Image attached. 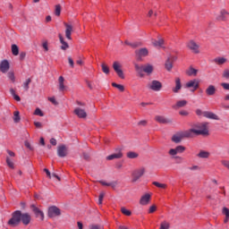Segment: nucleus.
<instances>
[{
	"instance_id": "f257e3e1",
	"label": "nucleus",
	"mask_w": 229,
	"mask_h": 229,
	"mask_svg": "<svg viewBox=\"0 0 229 229\" xmlns=\"http://www.w3.org/2000/svg\"><path fill=\"white\" fill-rule=\"evenodd\" d=\"M21 223H22L24 226H28V225L31 223V215L30 213H23L21 210H15L12 213V217L7 222V225L15 228V226H19Z\"/></svg>"
},
{
	"instance_id": "f03ea898",
	"label": "nucleus",
	"mask_w": 229,
	"mask_h": 229,
	"mask_svg": "<svg viewBox=\"0 0 229 229\" xmlns=\"http://www.w3.org/2000/svg\"><path fill=\"white\" fill-rule=\"evenodd\" d=\"M184 135L191 138L195 135H208V123H194Z\"/></svg>"
},
{
	"instance_id": "7ed1b4c3",
	"label": "nucleus",
	"mask_w": 229,
	"mask_h": 229,
	"mask_svg": "<svg viewBox=\"0 0 229 229\" xmlns=\"http://www.w3.org/2000/svg\"><path fill=\"white\" fill-rule=\"evenodd\" d=\"M135 71L140 75V76H144V74H142L143 72H146V74H151L154 71L153 65L152 64H144V65H139V64H135Z\"/></svg>"
},
{
	"instance_id": "20e7f679",
	"label": "nucleus",
	"mask_w": 229,
	"mask_h": 229,
	"mask_svg": "<svg viewBox=\"0 0 229 229\" xmlns=\"http://www.w3.org/2000/svg\"><path fill=\"white\" fill-rule=\"evenodd\" d=\"M148 89L153 90L154 92H160L162 90V82L159 81L154 80L148 84Z\"/></svg>"
},
{
	"instance_id": "39448f33",
	"label": "nucleus",
	"mask_w": 229,
	"mask_h": 229,
	"mask_svg": "<svg viewBox=\"0 0 229 229\" xmlns=\"http://www.w3.org/2000/svg\"><path fill=\"white\" fill-rule=\"evenodd\" d=\"M113 69L114 72H116L117 76L121 78V80H124V72H123V65H121V63L114 61L113 63Z\"/></svg>"
},
{
	"instance_id": "423d86ee",
	"label": "nucleus",
	"mask_w": 229,
	"mask_h": 229,
	"mask_svg": "<svg viewBox=\"0 0 229 229\" xmlns=\"http://www.w3.org/2000/svg\"><path fill=\"white\" fill-rule=\"evenodd\" d=\"M188 49H190V51H191V53H194L195 55H199V45H198V43H196V41L194 40H190L187 44H186Z\"/></svg>"
},
{
	"instance_id": "0eeeda50",
	"label": "nucleus",
	"mask_w": 229,
	"mask_h": 229,
	"mask_svg": "<svg viewBox=\"0 0 229 229\" xmlns=\"http://www.w3.org/2000/svg\"><path fill=\"white\" fill-rule=\"evenodd\" d=\"M185 133H187V131H182L178 134H174L172 137L173 142H175V144H180V142H182V139H191V136H185Z\"/></svg>"
},
{
	"instance_id": "6e6552de",
	"label": "nucleus",
	"mask_w": 229,
	"mask_h": 229,
	"mask_svg": "<svg viewBox=\"0 0 229 229\" xmlns=\"http://www.w3.org/2000/svg\"><path fill=\"white\" fill-rule=\"evenodd\" d=\"M145 173H146V169L144 167H141L132 172V182H135L140 178H142Z\"/></svg>"
},
{
	"instance_id": "1a4fd4ad",
	"label": "nucleus",
	"mask_w": 229,
	"mask_h": 229,
	"mask_svg": "<svg viewBox=\"0 0 229 229\" xmlns=\"http://www.w3.org/2000/svg\"><path fill=\"white\" fill-rule=\"evenodd\" d=\"M185 87L186 89H192L191 92H196L199 89V81L196 79L191 80L186 83Z\"/></svg>"
},
{
	"instance_id": "9d476101",
	"label": "nucleus",
	"mask_w": 229,
	"mask_h": 229,
	"mask_svg": "<svg viewBox=\"0 0 229 229\" xmlns=\"http://www.w3.org/2000/svg\"><path fill=\"white\" fill-rule=\"evenodd\" d=\"M135 55L138 60H142V58H146V56L149 55V51L148 50V48L143 47V48L135 50Z\"/></svg>"
},
{
	"instance_id": "9b49d317",
	"label": "nucleus",
	"mask_w": 229,
	"mask_h": 229,
	"mask_svg": "<svg viewBox=\"0 0 229 229\" xmlns=\"http://www.w3.org/2000/svg\"><path fill=\"white\" fill-rule=\"evenodd\" d=\"M73 114L79 117V119H87V111L81 107H76Z\"/></svg>"
},
{
	"instance_id": "f8f14e48",
	"label": "nucleus",
	"mask_w": 229,
	"mask_h": 229,
	"mask_svg": "<svg viewBox=\"0 0 229 229\" xmlns=\"http://www.w3.org/2000/svg\"><path fill=\"white\" fill-rule=\"evenodd\" d=\"M183 151H185V147L179 145L175 148H171L168 151V155H170L171 157H176V155H178L179 153H183Z\"/></svg>"
},
{
	"instance_id": "ddd939ff",
	"label": "nucleus",
	"mask_w": 229,
	"mask_h": 229,
	"mask_svg": "<svg viewBox=\"0 0 229 229\" xmlns=\"http://www.w3.org/2000/svg\"><path fill=\"white\" fill-rule=\"evenodd\" d=\"M60 214V208H56V206H52L48 208V217H56Z\"/></svg>"
},
{
	"instance_id": "4468645a",
	"label": "nucleus",
	"mask_w": 229,
	"mask_h": 229,
	"mask_svg": "<svg viewBox=\"0 0 229 229\" xmlns=\"http://www.w3.org/2000/svg\"><path fill=\"white\" fill-rule=\"evenodd\" d=\"M0 71L4 74H5V72H8V71H10V63L8 62V60H3L1 62V64H0Z\"/></svg>"
},
{
	"instance_id": "2eb2a0df",
	"label": "nucleus",
	"mask_w": 229,
	"mask_h": 229,
	"mask_svg": "<svg viewBox=\"0 0 229 229\" xmlns=\"http://www.w3.org/2000/svg\"><path fill=\"white\" fill-rule=\"evenodd\" d=\"M150 201H151V194L146 193L143 196H141L140 199V205H142V206L148 205Z\"/></svg>"
},
{
	"instance_id": "dca6fc26",
	"label": "nucleus",
	"mask_w": 229,
	"mask_h": 229,
	"mask_svg": "<svg viewBox=\"0 0 229 229\" xmlns=\"http://www.w3.org/2000/svg\"><path fill=\"white\" fill-rule=\"evenodd\" d=\"M32 212L35 214L36 217H39L41 221H44V212H42L35 205L31 206Z\"/></svg>"
},
{
	"instance_id": "f3484780",
	"label": "nucleus",
	"mask_w": 229,
	"mask_h": 229,
	"mask_svg": "<svg viewBox=\"0 0 229 229\" xmlns=\"http://www.w3.org/2000/svg\"><path fill=\"white\" fill-rule=\"evenodd\" d=\"M57 155L61 158H64V157H67V147H65V145L59 146L57 148Z\"/></svg>"
},
{
	"instance_id": "a211bd4d",
	"label": "nucleus",
	"mask_w": 229,
	"mask_h": 229,
	"mask_svg": "<svg viewBox=\"0 0 229 229\" xmlns=\"http://www.w3.org/2000/svg\"><path fill=\"white\" fill-rule=\"evenodd\" d=\"M118 158H123V152L121 151V149H118L116 153L111 154L106 157V160H115Z\"/></svg>"
},
{
	"instance_id": "6ab92c4d",
	"label": "nucleus",
	"mask_w": 229,
	"mask_h": 229,
	"mask_svg": "<svg viewBox=\"0 0 229 229\" xmlns=\"http://www.w3.org/2000/svg\"><path fill=\"white\" fill-rule=\"evenodd\" d=\"M64 26L66 28V30H65L66 38H68V40H72V38L71 37V35L72 33V25L68 24V23H64Z\"/></svg>"
},
{
	"instance_id": "aec40b11",
	"label": "nucleus",
	"mask_w": 229,
	"mask_h": 229,
	"mask_svg": "<svg viewBox=\"0 0 229 229\" xmlns=\"http://www.w3.org/2000/svg\"><path fill=\"white\" fill-rule=\"evenodd\" d=\"M203 116L207 117V119H214L215 121H219V117L217 116V114L212 112L206 111L203 113Z\"/></svg>"
},
{
	"instance_id": "412c9836",
	"label": "nucleus",
	"mask_w": 229,
	"mask_h": 229,
	"mask_svg": "<svg viewBox=\"0 0 229 229\" xmlns=\"http://www.w3.org/2000/svg\"><path fill=\"white\" fill-rule=\"evenodd\" d=\"M187 106V100H179L175 105L172 106L174 110H178V108H183V106Z\"/></svg>"
},
{
	"instance_id": "4be33fe9",
	"label": "nucleus",
	"mask_w": 229,
	"mask_h": 229,
	"mask_svg": "<svg viewBox=\"0 0 229 229\" xmlns=\"http://www.w3.org/2000/svg\"><path fill=\"white\" fill-rule=\"evenodd\" d=\"M181 89H182V81L180 80V78H176L175 87L173 89V92H174V94H178V92H180Z\"/></svg>"
},
{
	"instance_id": "5701e85b",
	"label": "nucleus",
	"mask_w": 229,
	"mask_h": 229,
	"mask_svg": "<svg viewBox=\"0 0 229 229\" xmlns=\"http://www.w3.org/2000/svg\"><path fill=\"white\" fill-rule=\"evenodd\" d=\"M216 90H217V89H216V86H214V85H209V86L206 89V94H207V96H215Z\"/></svg>"
},
{
	"instance_id": "b1692460",
	"label": "nucleus",
	"mask_w": 229,
	"mask_h": 229,
	"mask_svg": "<svg viewBox=\"0 0 229 229\" xmlns=\"http://www.w3.org/2000/svg\"><path fill=\"white\" fill-rule=\"evenodd\" d=\"M155 120L157 121V123H159L160 124H167L171 123V120L166 119L165 117L160 115H157L155 117Z\"/></svg>"
},
{
	"instance_id": "393cba45",
	"label": "nucleus",
	"mask_w": 229,
	"mask_h": 229,
	"mask_svg": "<svg viewBox=\"0 0 229 229\" xmlns=\"http://www.w3.org/2000/svg\"><path fill=\"white\" fill-rule=\"evenodd\" d=\"M58 84L60 92H64V90H65V79L64 76L58 78Z\"/></svg>"
},
{
	"instance_id": "a878e982",
	"label": "nucleus",
	"mask_w": 229,
	"mask_h": 229,
	"mask_svg": "<svg viewBox=\"0 0 229 229\" xmlns=\"http://www.w3.org/2000/svg\"><path fill=\"white\" fill-rule=\"evenodd\" d=\"M58 37H59V40H60V42L62 44L61 49L63 51H65L66 49H69V44L67 42H65V40L64 39V37L62 36V34H59Z\"/></svg>"
},
{
	"instance_id": "bb28decb",
	"label": "nucleus",
	"mask_w": 229,
	"mask_h": 229,
	"mask_svg": "<svg viewBox=\"0 0 229 229\" xmlns=\"http://www.w3.org/2000/svg\"><path fill=\"white\" fill-rule=\"evenodd\" d=\"M99 183L105 187H112V189H115V187H117V182H106L105 181H99Z\"/></svg>"
},
{
	"instance_id": "cd10ccee",
	"label": "nucleus",
	"mask_w": 229,
	"mask_h": 229,
	"mask_svg": "<svg viewBox=\"0 0 229 229\" xmlns=\"http://www.w3.org/2000/svg\"><path fill=\"white\" fill-rule=\"evenodd\" d=\"M173 60H174V58H171L169 57L165 64V67L166 69V71H171L173 69Z\"/></svg>"
},
{
	"instance_id": "c85d7f7f",
	"label": "nucleus",
	"mask_w": 229,
	"mask_h": 229,
	"mask_svg": "<svg viewBox=\"0 0 229 229\" xmlns=\"http://www.w3.org/2000/svg\"><path fill=\"white\" fill-rule=\"evenodd\" d=\"M227 60L225 57H216L214 59V63L216 64V65H223L226 64Z\"/></svg>"
},
{
	"instance_id": "c756f323",
	"label": "nucleus",
	"mask_w": 229,
	"mask_h": 229,
	"mask_svg": "<svg viewBox=\"0 0 229 229\" xmlns=\"http://www.w3.org/2000/svg\"><path fill=\"white\" fill-rule=\"evenodd\" d=\"M197 157L199 158H208V157H210V152L208 151H205V150H201Z\"/></svg>"
},
{
	"instance_id": "7c9ffc66",
	"label": "nucleus",
	"mask_w": 229,
	"mask_h": 229,
	"mask_svg": "<svg viewBox=\"0 0 229 229\" xmlns=\"http://www.w3.org/2000/svg\"><path fill=\"white\" fill-rule=\"evenodd\" d=\"M152 45L155 47H163V46H164V39L159 38L158 40H152Z\"/></svg>"
},
{
	"instance_id": "2f4dec72",
	"label": "nucleus",
	"mask_w": 229,
	"mask_h": 229,
	"mask_svg": "<svg viewBox=\"0 0 229 229\" xmlns=\"http://www.w3.org/2000/svg\"><path fill=\"white\" fill-rule=\"evenodd\" d=\"M13 119V123H21V113L19 111H14Z\"/></svg>"
},
{
	"instance_id": "473e14b6",
	"label": "nucleus",
	"mask_w": 229,
	"mask_h": 229,
	"mask_svg": "<svg viewBox=\"0 0 229 229\" xmlns=\"http://www.w3.org/2000/svg\"><path fill=\"white\" fill-rule=\"evenodd\" d=\"M12 49V54L13 56H18L19 55V47L15 44L12 45L11 47Z\"/></svg>"
},
{
	"instance_id": "72a5a7b5",
	"label": "nucleus",
	"mask_w": 229,
	"mask_h": 229,
	"mask_svg": "<svg viewBox=\"0 0 229 229\" xmlns=\"http://www.w3.org/2000/svg\"><path fill=\"white\" fill-rule=\"evenodd\" d=\"M126 156H127V158H131V159L139 158V153L133 152V151L127 152Z\"/></svg>"
},
{
	"instance_id": "f704fd0d",
	"label": "nucleus",
	"mask_w": 229,
	"mask_h": 229,
	"mask_svg": "<svg viewBox=\"0 0 229 229\" xmlns=\"http://www.w3.org/2000/svg\"><path fill=\"white\" fill-rule=\"evenodd\" d=\"M30 83H31V79L30 78L27 79L23 82L22 87H23L24 90H26V91L30 90Z\"/></svg>"
},
{
	"instance_id": "c9c22d12",
	"label": "nucleus",
	"mask_w": 229,
	"mask_h": 229,
	"mask_svg": "<svg viewBox=\"0 0 229 229\" xmlns=\"http://www.w3.org/2000/svg\"><path fill=\"white\" fill-rule=\"evenodd\" d=\"M101 67L104 74H110V68L108 67V65H106V64L102 63Z\"/></svg>"
},
{
	"instance_id": "e433bc0d",
	"label": "nucleus",
	"mask_w": 229,
	"mask_h": 229,
	"mask_svg": "<svg viewBox=\"0 0 229 229\" xmlns=\"http://www.w3.org/2000/svg\"><path fill=\"white\" fill-rule=\"evenodd\" d=\"M226 15H228V13L225 10H222L220 12V16H218V21H225L226 19Z\"/></svg>"
},
{
	"instance_id": "4c0bfd02",
	"label": "nucleus",
	"mask_w": 229,
	"mask_h": 229,
	"mask_svg": "<svg viewBox=\"0 0 229 229\" xmlns=\"http://www.w3.org/2000/svg\"><path fill=\"white\" fill-rule=\"evenodd\" d=\"M188 76H197L198 74V70L194 68H190L189 71L187 72Z\"/></svg>"
},
{
	"instance_id": "58836bf2",
	"label": "nucleus",
	"mask_w": 229,
	"mask_h": 229,
	"mask_svg": "<svg viewBox=\"0 0 229 229\" xmlns=\"http://www.w3.org/2000/svg\"><path fill=\"white\" fill-rule=\"evenodd\" d=\"M112 87H114L115 89H118V90H120V92H124V86H123L121 84H117L115 82H113Z\"/></svg>"
},
{
	"instance_id": "ea45409f",
	"label": "nucleus",
	"mask_w": 229,
	"mask_h": 229,
	"mask_svg": "<svg viewBox=\"0 0 229 229\" xmlns=\"http://www.w3.org/2000/svg\"><path fill=\"white\" fill-rule=\"evenodd\" d=\"M7 77L9 80H11V81H13V83H15V73L13 72H9L7 73Z\"/></svg>"
},
{
	"instance_id": "a19ab883",
	"label": "nucleus",
	"mask_w": 229,
	"mask_h": 229,
	"mask_svg": "<svg viewBox=\"0 0 229 229\" xmlns=\"http://www.w3.org/2000/svg\"><path fill=\"white\" fill-rule=\"evenodd\" d=\"M34 115H38L39 117H44V112L38 107L34 111Z\"/></svg>"
},
{
	"instance_id": "79ce46f5",
	"label": "nucleus",
	"mask_w": 229,
	"mask_h": 229,
	"mask_svg": "<svg viewBox=\"0 0 229 229\" xmlns=\"http://www.w3.org/2000/svg\"><path fill=\"white\" fill-rule=\"evenodd\" d=\"M153 185H155L156 187H157L158 189H165L167 187L166 184L164 183H160L158 182H154Z\"/></svg>"
},
{
	"instance_id": "37998d69",
	"label": "nucleus",
	"mask_w": 229,
	"mask_h": 229,
	"mask_svg": "<svg viewBox=\"0 0 229 229\" xmlns=\"http://www.w3.org/2000/svg\"><path fill=\"white\" fill-rule=\"evenodd\" d=\"M62 13V7L60 6V4L55 5V14L57 17H60V13Z\"/></svg>"
},
{
	"instance_id": "c03bdc74",
	"label": "nucleus",
	"mask_w": 229,
	"mask_h": 229,
	"mask_svg": "<svg viewBox=\"0 0 229 229\" xmlns=\"http://www.w3.org/2000/svg\"><path fill=\"white\" fill-rule=\"evenodd\" d=\"M6 164L8 167H10L11 169H13L14 167L13 161H12V159L8 157H6Z\"/></svg>"
},
{
	"instance_id": "a18cd8bd",
	"label": "nucleus",
	"mask_w": 229,
	"mask_h": 229,
	"mask_svg": "<svg viewBox=\"0 0 229 229\" xmlns=\"http://www.w3.org/2000/svg\"><path fill=\"white\" fill-rule=\"evenodd\" d=\"M121 212L123 216H131V211L126 209V208H122Z\"/></svg>"
},
{
	"instance_id": "49530a36",
	"label": "nucleus",
	"mask_w": 229,
	"mask_h": 229,
	"mask_svg": "<svg viewBox=\"0 0 229 229\" xmlns=\"http://www.w3.org/2000/svg\"><path fill=\"white\" fill-rule=\"evenodd\" d=\"M222 77L225 78V80H229V70L228 69L224 70Z\"/></svg>"
},
{
	"instance_id": "de8ad7c7",
	"label": "nucleus",
	"mask_w": 229,
	"mask_h": 229,
	"mask_svg": "<svg viewBox=\"0 0 229 229\" xmlns=\"http://www.w3.org/2000/svg\"><path fill=\"white\" fill-rule=\"evenodd\" d=\"M89 229H105L103 225H90Z\"/></svg>"
},
{
	"instance_id": "09e8293b",
	"label": "nucleus",
	"mask_w": 229,
	"mask_h": 229,
	"mask_svg": "<svg viewBox=\"0 0 229 229\" xmlns=\"http://www.w3.org/2000/svg\"><path fill=\"white\" fill-rule=\"evenodd\" d=\"M159 229H169V223L167 222L161 223Z\"/></svg>"
},
{
	"instance_id": "8fccbe9b",
	"label": "nucleus",
	"mask_w": 229,
	"mask_h": 229,
	"mask_svg": "<svg viewBox=\"0 0 229 229\" xmlns=\"http://www.w3.org/2000/svg\"><path fill=\"white\" fill-rule=\"evenodd\" d=\"M105 198V193H100L98 197V205H103V199Z\"/></svg>"
},
{
	"instance_id": "3c124183",
	"label": "nucleus",
	"mask_w": 229,
	"mask_h": 229,
	"mask_svg": "<svg viewBox=\"0 0 229 229\" xmlns=\"http://www.w3.org/2000/svg\"><path fill=\"white\" fill-rule=\"evenodd\" d=\"M222 214H224V216H225V217H229V209L228 208H224L222 210Z\"/></svg>"
},
{
	"instance_id": "603ef678",
	"label": "nucleus",
	"mask_w": 229,
	"mask_h": 229,
	"mask_svg": "<svg viewBox=\"0 0 229 229\" xmlns=\"http://www.w3.org/2000/svg\"><path fill=\"white\" fill-rule=\"evenodd\" d=\"M221 164H222V165H224V167H226L227 169H229V161L228 160H222Z\"/></svg>"
},
{
	"instance_id": "864d4df0",
	"label": "nucleus",
	"mask_w": 229,
	"mask_h": 229,
	"mask_svg": "<svg viewBox=\"0 0 229 229\" xmlns=\"http://www.w3.org/2000/svg\"><path fill=\"white\" fill-rule=\"evenodd\" d=\"M180 115H182L183 117H187V115H189V112H187L186 110H181L179 112Z\"/></svg>"
},
{
	"instance_id": "5fc2aeb1",
	"label": "nucleus",
	"mask_w": 229,
	"mask_h": 229,
	"mask_svg": "<svg viewBox=\"0 0 229 229\" xmlns=\"http://www.w3.org/2000/svg\"><path fill=\"white\" fill-rule=\"evenodd\" d=\"M157 210V206L153 205L148 209V214H153Z\"/></svg>"
},
{
	"instance_id": "6e6d98bb",
	"label": "nucleus",
	"mask_w": 229,
	"mask_h": 229,
	"mask_svg": "<svg viewBox=\"0 0 229 229\" xmlns=\"http://www.w3.org/2000/svg\"><path fill=\"white\" fill-rule=\"evenodd\" d=\"M48 100L51 101L53 105H58V102L56 101V98H55V97L48 98Z\"/></svg>"
},
{
	"instance_id": "4d7b16f0",
	"label": "nucleus",
	"mask_w": 229,
	"mask_h": 229,
	"mask_svg": "<svg viewBox=\"0 0 229 229\" xmlns=\"http://www.w3.org/2000/svg\"><path fill=\"white\" fill-rule=\"evenodd\" d=\"M68 63L72 68H74V61L72 60V57H68Z\"/></svg>"
},
{
	"instance_id": "13d9d810",
	"label": "nucleus",
	"mask_w": 229,
	"mask_h": 229,
	"mask_svg": "<svg viewBox=\"0 0 229 229\" xmlns=\"http://www.w3.org/2000/svg\"><path fill=\"white\" fill-rule=\"evenodd\" d=\"M221 87H223V89H225V90H229V83L223 82L221 84Z\"/></svg>"
},
{
	"instance_id": "bf43d9fd",
	"label": "nucleus",
	"mask_w": 229,
	"mask_h": 229,
	"mask_svg": "<svg viewBox=\"0 0 229 229\" xmlns=\"http://www.w3.org/2000/svg\"><path fill=\"white\" fill-rule=\"evenodd\" d=\"M42 47H43V49H45V51H49V47L47 45V41H45L43 44H42Z\"/></svg>"
},
{
	"instance_id": "052dcab7",
	"label": "nucleus",
	"mask_w": 229,
	"mask_h": 229,
	"mask_svg": "<svg viewBox=\"0 0 229 229\" xmlns=\"http://www.w3.org/2000/svg\"><path fill=\"white\" fill-rule=\"evenodd\" d=\"M25 147L28 148V149L33 150V147H31V144L29 141H25Z\"/></svg>"
},
{
	"instance_id": "680f3d73",
	"label": "nucleus",
	"mask_w": 229,
	"mask_h": 229,
	"mask_svg": "<svg viewBox=\"0 0 229 229\" xmlns=\"http://www.w3.org/2000/svg\"><path fill=\"white\" fill-rule=\"evenodd\" d=\"M34 126H36V128H42V123L40 122H34Z\"/></svg>"
},
{
	"instance_id": "e2e57ef3",
	"label": "nucleus",
	"mask_w": 229,
	"mask_h": 229,
	"mask_svg": "<svg viewBox=\"0 0 229 229\" xmlns=\"http://www.w3.org/2000/svg\"><path fill=\"white\" fill-rule=\"evenodd\" d=\"M139 46H140V43H131L130 45L131 47H133L135 49V47H139Z\"/></svg>"
},
{
	"instance_id": "0e129e2a",
	"label": "nucleus",
	"mask_w": 229,
	"mask_h": 229,
	"mask_svg": "<svg viewBox=\"0 0 229 229\" xmlns=\"http://www.w3.org/2000/svg\"><path fill=\"white\" fill-rule=\"evenodd\" d=\"M26 58V54L24 52H21L20 54V60H24Z\"/></svg>"
},
{
	"instance_id": "69168bd1",
	"label": "nucleus",
	"mask_w": 229,
	"mask_h": 229,
	"mask_svg": "<svg viewBox=\"0 0 229 229\" xmlns=\"http://www.w3.org/2000/svg\"><path fill=\"white\" fill-rule=\"evenodd\" d=\"M50 144H52V146H56V139L52 138V139L50 140Z\"/></svg>"
},
{
	"instance_id": "338daca9",
	"label": "nucleus",
	"mask_w": 229,
	"mask_h": 229,
	"mask_svg": "<svg viewBox=\"0 0 229 229\" xmlns=\"http://www.w3.org/2000/svg\"><path fill=\"white\" fill-rule=\"evenodd\" d=\"M44 171L46 172L47 176H48V178H51V172H49V169L45 168Z\"/></svg>"
},
{
	"instance_id": "774afa93",
	"label": "nucleus",
	"mask_w": 229,
	"mask_h": 229,
	"mask_svg": "<svg viewBox=\"0 0 229 229\" xmlns=\"http://www.w3.org/2000/svg\"><path fill=\"white\" fill-rule=\"evenodd\" d=\"M203 111H201V109H197L196 110V114H197V115H203Z\"/></svg>"
}]
</instances>
